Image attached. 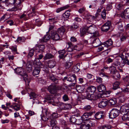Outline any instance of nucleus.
I'll use <instances>...</instances> for the list:
<instances>
[{
	"instance_id": "39448f33",
	"label": "nucleus",
	"mask_w": 129,
	"mask_h": 129,
	"mask_svg": "<svg viewBox=\"0 0 129 129\" xmlns=\"http://www.w3.org/2000/svg\"><path fill=\"white\" fill-rule=\"evenodd\" d=\"M83 16L86 17V20L87 23H91L95 19V17L93 16L89 15L88 13L86 14L84 13L83 14Z\"/></svg>"
},
{
	"instance_id": "09e8293b",
	"label": "nucleus",
	"mask_w": 129,
	"mask_h": 129,
	"mask_svg": "<svg viewBox=\"0 0 129 129\" xmlns=\"http://www.w3.org/2000/svg\"><path fill=\"white\" fill-rule=\"evenodd\" d=\"M78 27V25L76 23H74L71 26L70 28L72 30H75L77 29Z\"/></svg>"
},
{
	"instance_id": "473e14b6",
	"label": "nucleus",
	"mask_w": 129,
	"mask_h": 129,
	"mask_svg": "<svg viewBox=\"0 0 129 129\" xmlns=\"http://www.w3.org/2000/svg\"><path fill=\"white\" fill-rule=\"evenodd\" d=\"M10 107L13 108L16 111H18L20 109L19 106L16 103H13L12 105H11Z\"/></svg>"
},
{
	"instance_id": "9d476101",
	"label": "nucleus",
	"mask_w": 129,
	"mask_h": 129,
	"mask_svg": "<svg viewBox=\"0 0 129 129\" xmlns=\"http://www.w3.org/2000/svg\"><path fill=\"white\" fill-rule=\"evenodd\" d=\"M67 80L70 82H76L77 78L75 75L74 74H73L70 76H68V77H65L63 80Z\"/></svg>"
},
{
	"instance_id": "ddd939ff",
	"label": "nucleus",
	"mask_w": 129,
	"mask_h": 129,
	"mask_svg": "<svg viewBox=\"0 0 129 129\" xmlns=\"http://www.w3.org/2000/svg\"><path fill=\"white\" fill-rule=\"evenodd\" d=\"M105 114L103 112L100 111L96 113L94 116L95 118L97 119L103 118L105 116Z\"/></svg>"
},
{
	"instance_id": "79ce46f5",
	"label": "nucleus",
	"mask_w": 129,
	"mask_h": 129,
	"mask_svg": "<svg viewBox=\"0 0 129 129\" xmlns=\"http://www.w3.org/2000/svg\"><path fill=\"white\" fill-rule=\"evenodd\" d=\"M58 114L57 113H53L50 116V119H55L58 117Z\"/></svg>"
},
{
	"instance_id": "393cba45",
	"label": "nucleus",
	"mask_w": 129,
	"mask_h": 129,
	"mask_svg": "<svg viewBox=\"0 0 129 129\" xmlns=\"http://www.w3.org/2000/svg\"><path fill=\"white\" fill-rule=\"evenodd\" d=\"M69 47L67 48V51L68 52L72 51L74 49V46L71 42H69L67 43Z\"/></svg>"
},
{
	"instance_id": "0e129e2a",
	"label": "nucleus",
	"mask_w": 129,
	"mask_h": 129,
	"mask_svg": "<svg viewBox=\"0 0 129 129\" xmlns=\"http://www.w3.org/2000/svg\"><path fill=\"white\" fill-rule=\"evenodd\" d=\"M63 99L65 101H68L69 100V98L68 95L66 94L64 95L63 97Z\"/></svg>"
},
{
	"instance_id": "de8ad7c7",
	"label": "nucleus",
	"mask_w": 129,
	"mask_h": 129,
	"mask_svg": "<svg viewBox=\"0 0 129 129\" xmlns=\"http://www.w3.org/2000/svg\"><path fill=\"white\" fill-rule=\"evenodd\" d=\"M73 64V63L72 62H66L65 64V67L67 69H68L70 68L71 66Z\"/></svg>"
},
{
	"instance_id": "bb28decb",
	"label": "nucleus",
	"mask_w": 129,
	"mask_h": 129,
	"mask_svg": "<svg viewBox=\"0 0 129 129\" xmlns=\"http://www.w3.org/2000/svg\"><path fill=\"white\" fill-rule=\"evenodd\" d=\"M113 44V42L112 39H109L104 43V45L105 46L108 47L112 45Z\"/></svg>"
},
{
	"instance_id": "f3484780",
	"label": "nucleus",
	"mask_w": 129,
	"mask_h": 129,
	"mask_svg": "<svg viewBox=\"0 0 129 129\" xmlns=\"http://www.w3.org/2000/svg\"><path fill=\"white\" fill-rule=\"evenodd\" d=\"M40 67H35L33 71V75L34 76H36V77H38L40 71Z\"/></svg>"
},
{
	"instance_id": "774afa93",
	"label": "nucleus",
	"mask_w": 129,
	"mask_h": 129,
	"mask_svg": "<svg viewBox=\"0 0 129 129\" xmlns=\"http://www.w3.org/2000/svg\"><path fill=\"white\" fill-rule=\"evenodd\" d=\"M124 81L125 82H127L129 83V76H126L124 79Z\"/></svg>"
},
{
	"instance_id": "864d4df0",
	"label": "nucleus",
	"mask_w": 129,
	"mask_h": 129,
	"mask_svg": "<svg viewBox=\"0 0 129 129\" xmlns=\"http://www.w3.org/2000/svg\"><path fill=\"white\" fill-rule=\"evenodd\" d=\"M96 82L99 84H102L103 82V79L99 77H96Z\"/></svg>"
},
{
	"instance_id": "20e7f679",
	"label": "nucleus",
	"mask_w": 129,
	"mask_h": 129,
	"mask_svg": "<svg viewBox=\"0 0 129 129\" xmlns=\"http://www.w3.org/2000/svg\"><path fill=\"white\" fill-rule=\"evenodd\" d=\"M94 113L92 112L85 113L81 116V118L83 121H88L89 122L90 121L89 119V117L91 116Z\"/></svg>"
},
{
	"instance_id": "a19ab883",
	"label": "nucleus",
	"mask_w": 129,
	"mask_h": 129,
	"mask_svg": "<svg viewBox=\"0 0 129 129\" xmlns=\"http://www.w3.org/2000/svg\"><path fill=\"white\" fill-rule=\"evenodd\" d=\"M120 84L119 82L116 81L113 84V89L114 90H116L119 87V85Z\"/></svg>"
},
{
	"instance_id": "a18cd8bd",
	"label": "nucleus",
	"mask_w": 129,
	"mask_h": 129,
	"mask_svg": "<svg viewBox=\"0 0 129 129\" xmlns=\"http://www.w3.org/2000/svg\"><path fill=\"white\" fill-rule=\"evenodd\" d=\"M85 28V26L82 29L80 30V35L81 37H82L84 36L86 34L87 31L86 30Z\"/></svg>"
},
{
	"instance_id": "052dcab7",
	"label": "nucleus",
	"mask_w": 129,
	"mask_h": 129,
	"mask_svg": "<svg viewBox=\"0 0 129 129\" xmlns=\"http://www.w3.org/2000/svg\"><path fill=\"white\" fill-rule=\"evenodd\" d=\"M123 91L125 92H129V83L127 85L126 88Z\"/></svg>"
},
{
	"instance_id": "c756f323",
	"label": "nucleus",
	"mask_w": 129,
	"mask_h": 129,
	"mask_svg": "<svg viewBox=\"0 0 129 129\" xmlns=\"http://www.w3.org/2000/svg\"><path fill=\"white\" fill-rule=\"evenodd\" d=\"M109 70L111 73L112 74H114L117 72L116 68L113 66H111L109 67Z\"/></svg>"
},
{
	"instance_id": "37998d69",
	"label": "nucleus",
	"mask_w": 129,
	"mask_h": 129,
	"mask_svg": "<svg viewBox=\"0 0 129 129\" xmlns=\"http://www.w3.org/2000/svg\"><path fill=\"white\" fill-rule=\"evenodd\" d=\"M53 57V56L51 54L48 53L46 54L44 57V60L52 58Z\"/></svg>"
},
{
	"instance_id": "2eb2a0df",
	"label": "nucleus",
	"mask_w": 129,
	"mask_h": 129,
	"mask_svg": "<svg viewBox=\"0 0 129 129\" xmlns=\"http://www.w3.org/2000/svg\"><path fill=\"white\" fill-rule=\"evenodd\" d=\"M51 38L54 40L57 41L60 38V36L55 31L52 32Z\"/></svg>"
},
{
	"instance_id": "0eeeda50",
	"label": "nucleus",
	"mask_w": 129,
	"mask_h": 129,
	"mask_svg": "<svg viewBox=\"0 0 129 129\" xmlns=\"http://www.w3.org/2000/svg\"><path fill=\"white\" fill-rule=\"evenodd\" d=\"M123 22L120 21L117 22L116 25L117 26V28L118 30V33L119 34V36L122 35V34H120V33H121L123 31Z\"/></svg>"
},
{
	"instance_id": "1a4fd4ad",
	"label": "nucleus",
	"mask_w": 129,
	"mask_h": 129,
	"mask_svg": "<svg viewBox=\"0 0 129 129\" xmlns=\"http://www.w3.org/2000/svg\"><path fill=\"white\" fill-rule=\"evenodd\" d=\"M121 16L123 19L129 18V8L124 10L121 14Z\"/></svg>"
},
{
	"instance_id": "e2e57ef3",
	"label": "nucleus",
	"mask_w": 129,
	"mask_h": 129,
	"mask_svg": "<svg viewBox=\"0 0 129 129\" xmlns=\"http://www.w3.org/2000/svg\"><path fill=\"white\" fill-rule=\"evenodd\" d=\"M112 4H108L106 7L107 10L108 11H109L112 8Z\"/></svg>"
},
{
	"instance_id": "a878e982",
	"label": "nucleus",
	"mask_w": 129,
	"mask_h": 129,
	"mask_svg": "<svg viewBox=\"0 0 129 129\" xmlns=\"http://www.w3.org/2000/svg\"><path fill=\"white\" fill-rule=\"evenodd\" d=\"M88 92L91 93H94L96 90L95 87L93 86H90L87 88Z\"/></svg>"
},
{
	"instance_id": "f257e3e1",
	"label": "nucleus",
	"mask_w": 129,
	"mask_h": 129,
	"mask_svg": "<svg viewBox=\"0 0 129 129\" xmlns=\"http://www.w3.org/2000/svg\"><path fill=\"white\" fill-rule=\"evenodd\" d=\"M7 3L8 5L7 7H9L7 11H16L22 9V6L20 0H7Z\"/></svg>"
},
{
	"instance_id": "ea45409f",
	"label": "nucleus",
	"mask_w": 129,
	"mask_h": 129,
	"mask_svg": "<svg viewBox=\"0 0 129 129\" xmlns=\"http://www.w3.org/2000/svg\"><path fill=\"white\" fill-rule=\"evenodd\" d=\"M117 101L115 99H110L109 101V103L111 105H115Z\"/></svg>"
},
{
	"instance_id": "69168bd1",
	"label": "nucleus",
	"mask_w": 129,
	"mask_h": 129,
	"mask_svg": "<svg viewBox=\"0 0 129 129\" xmlns=\"http://www.w3.org/2000/svg\"><path fill=\"white\" fill-rule=\"evenodd\" d=\"M7 15H5L3 16L1 18V20H4V21L6 20L8 18V17H7Z\"/></svg>"
},
{
	"instance_id": "9b49d317",
	"label": "nucleus",
	"mask_w": 129,
	"mask_h": 129,
	"mask_svg": "<svg viewBox=\"0 0 129 129\" xmlns=\"http://www.w3.org/2000/svg\"><path fill=\"white\" fill-rule=\"evenodd\" d=\"M94 125V123L92 121H89V123L86 125H81L80 127L81 129H92L91 127Z\"/></svg>"
},
{
	"instance_id": "4468645a",
	"label": "nucleus",
	"mask_w": 129,
	"mask_h": 129,
	"mask_svg": "<svg viewBox=\"0 0 129 129\" xmlns=\"http://www.w3.org/2000/svg\"><path fill=\"white\" fill-rule=\"evenodd\" d=\"M107 100L106 99L102 100L99 104L98 106L99 108H103L108 104Z\"/></svg>"
},
{
	"instance_id": "603ef678",
	"label": "nucleus",
	"mask_w": 129,
	"mask_h": 129,
	"mask_svg": "<svg viewBox=\"0 0 129 129\" xmlns=\"http://www.w3.org/2000/svg\"><path fill=\"white\" fill-rule=\"evenodd\" d=\"M110 126L109 125H105L101 126H100L99 129H110Z\"/></svg>"
},
{
	"instance_id": "aec40b11",
	"label": "nucleus",
	"mask_w": 129,
	"mask_h": 129,
	"mask_svg": "<svg viewBox=\"0 0 129 129\" xmlns=\"http://www.w3.org/2000/svg\"><path fill=\"white\" fill-rule=\"evenodd\" d=\"M122 60H123V61L122 62L121 64V68H122L125 64L129 65V61L127 58V56H125V57Z\"/></svg>"
},
{
	"instance_id": "c9c22d12",
	"label": "nucleus",
	"mask_w": 129,
	"mask_h": 129,
	"mask_svg": "<svg viewBox=\"0 0 129 129\" xmlns=\"http://www.w3.org/2000/svg\"><path fill=\"white\" fill-rule=\"evenodd\" d=\"M71 11L70 10H69L66 11L63 14V17L66 18H69L70 15V12Z\"/></svg>"
},
{
	"instance_id": "bf43d9fd",
	"label": "nucleus",
	"mask_w": 129,
	"mask_h": 129,
	"mask_svg": "<svg viewBox=\"0 0 129 129\" xmlns=\"http://www.w3.org/2000/svg\"><path fill=\"white\" fill-rule=\"evenodd\" d=\"M113 64L117 67H118L119 66L120 67V66H121L120 62L118 61H116L115 62L113 63Z\"/></svg>"
},
{
	"instance_id": "412c9836",
	"label": "nucleus",
	"mask_w": 129,
	"mask_h": 129,
	"mask_svg": "<svg viewBox=\"0 0 129 129\" xmlns=\"http://www.w3.org/2000/svg\"><path fill=\"white\" fill-rule=\"evenodd\" d=\"M57 106L59 107L61 109H67V107L68 105H67L64 104L63 103L59 102L57 104Z\"/></svg>"
},
{
	"instance_id": "e433bc0d",
	"label": "nucleus",
	"mask_w": 129,
	"mask_h": 129,
	"mask_svg": "<svg viewBox=\"0 0 129 129\" xmlns=\"http://www.w3.org/2000/svg\"><path fill=\"white\" fill-rule=\"evenodd\" d=\"M50 38V36L48 35H46L43 37V39L42 40V41L43 42H46Z\"/></svg>"
},
{
	"instance_id": "dca6fc26",
	"label": "nucleus",
	"mask_w": 129,
	"mask_h": 129,
	"mask_svg": "<svg viewBox=\"0 0 129 129\" xmlns=\"http://www.w3.org/2000/svg\"><path fill=\"white\" fill-rule=\"evenodd\" d=\"M78 117L79 116V113H77L76 112H75V115L74 116H72V117L70 118V121L71 122L73 123H75L77 122L76 119L75 118V116Z\"/></svg>"
},
{
	"instance_id": "680f3d73",
	"label": "nucleus",
	"mask_w": 129,
	"mask_h": 129,
	"mask_svg": "<svg viewBox=\"0 0 129 129\" xmlns=\"http://www.w3.org/2000/svg\"><path fill=\"white\" fill-rule=\"evenodd\" d=\"M70 40L71 42H76L77 40L76 38L75 37H72L70 38Z\"/></svg>"
},
{
	"instance_id": "b1692460",
	"label": "nucleus",
	"mask_w": 129,
	"mask_h": 129,
	"mask_svg": "<svg viewBox=\"0 0 129 129\" xmlns=\"http://www.w3.org/2000/svg\"><path fill=\"white\" fill-rule=\"evenodd\" d=\"M97 89L99 92H104L105 91L106 88L104 85L101 84L97 87Z\"/></svg>"
},
{
	"instance_id": "4d7b16f0",
	"label": "nucleus",
	"mask_w": 129,
	"mask_h": 129,
	"mask_svg": "<svg viewBox=\"0 0 129 129\" xmlns=\"http://www.w3.org/2000/svg\"><path fill=\"white\" fill-rule=\"evenodd\" d=\"M35 61H34V63H35L36 65L37 66L36 67H40V68L41 67V66H42V64L40 61L39 60H38V61L36 62H35Z\"/></svg>"
},
{
	"instance_id": "4c0bfd02",
	"label": "nucleus",
	"mask_w": 129,
	"mask_h": 129,
	"mask_svg": "<svg viewBox=\"0 0 129 129\" xmlns=\"http://www.w3.org/2000/svg\"><path fill=\"white\" fill-rule=\"evenodd\" d=\"M50 126H55L57 123V122L55 119H50Z\"/></svg>"
},
{
	"instance_id": "7c9ffc66",
	"label": "nucleus",
	"mask_w": 129,
	"mask_h": 129,
	"mask_svg": "<svg viewBox=\"0 0 129 129\" xmlns=\"http://www.w3.org/2000/svg\"><path fill=\"white\" fill-rule=\"evenodd\" d=\"M65 29L63 26H62L58 28L57 30L58 33L61 35H63L65 31Z\"/></svg>"
},
{
	"instance_id": "2f4dec72",
	"label": "nucleus",
	"mask_w": 129,
	"mask_h": 129,
	"mask_svg": "<svg viewBox=\"0 0 129 129\" xmlns=\"http://www.w3.org/2000/svg\"><path fill=\"white\" fill-rule=\"evenodd\" d=\"M86 99L90 100H95L96 99L95 96L94 94H89L86 96Z\"/></svg>"
},
{
	"instance_id": "c03bdc74",
	"label": "nucleus",
	"mask_w": 129,
	"mask_h": 129,
	"mask_svg": "<svg viewBox=\"0 0 129 129\" xmlns=\"http://www.w3.org/2000/svg\"><path fill=\"white\" fill-rule=\"evenodd\" d=\"M76 89L78 92L80 93L82 92L83 90V88L82 87L78 85L76 86Z\"/></svg>"
},
{
	"instance_id": "5701e85b",
	"label": "nucleus",
	"mask_w": 129,
	"mask_h": 129,
	"mask_svg": "<svg viewBox=\"0 0 129 129\" xmlns=\"http://www.w3.org/2000/svg\"><path fill=\"white\" fill-rule=\"evenodd\" d=\"M24 70L21 68H18L15 69V72L17 74L21 76L23 75L24 73Z\"/></svg>"
},
{
	"instance_id": "338daca9",
	"label": "nucleus",
	"mask_w": 129,
	"mask_h": 129,
	"mask_svg": "<svg viewBox=\"0 0 129 129\" xmlns=\"http://www.w3.org/2000/svg\"><path fill=\"white\" fill-rule=\"evenodd\" d=\"M59 53L60 54L64 55L66 52V51L65 50H62L58 51Z\"/></svg>"
},
{
	"instance_id": "6e6d98bb",
	"label": "nucleus",
	"mask_w": 129,
	"mask_h": 129,
	"mask_svg": "<svg viewBox=\"0 0 129 129\" xmlns=\"http://www.w3.org/2000/svg\"><path fill=\"white\" fill-rule=\"evenodd\" d=\"M91 108V107L90 105H88L85 106L83 108V109L85 111H88L90 110Z\"/></svg>"
},
{
	"instance_id": "49530a36",
	"label": "nucleus",
	"mask_w": 129,
	"mask_h": 129,
	"mask_svg": "<svg viewBox=\"0 0 129 129\" xmlns=\"http://www.w3.org/2000/svg\"><path fill=\"white\" fill-rule=\"evenodd\" d=\"M29 95L30 97V99H31L33 98H36L38 96L37 94L33 92H31L29 94Z\"/></svg>"
},
{
	"instance_id": "cd10ccee",
	"label": "nucleus",
	"mask_w": 129,
	"mask_h": 129,
	"mask_svg": "<svg viewBox=\"0 0 129 129\" xmlns=\"http://www.w3.org/2000/svg\"><path fill=\"white\" fill-rule=\"evenodd\" d=\"M122 119L124 121L129 120V111H128L126 113L124 114L122 116Z\"/></svg>"
},
{
	"instance_id": "58836bf2",
	"label": "nucleus",
	"mask_w": 129,
	"mask_h": 129,
	"mask_svg": "<svg viewBox=\"0 0 129 129\" xmlns=\"http://www.w3.org/2000/svg\"><path fill=\"white\" fill-rule=\"evenodd\" d=\"M113 76V77L116 80H118L120 78V76L118 72L115 73Z\"/></svg>"
},
{
	"instance_id": "3c124183",
	"label": "nucleus",
	"mask_w": 129,
	"mask_h": 129,
	"mask_svg": "<svg viewBox=\"0 0 129 129\" xmlns=\"http://www.w3.org/2000/svg\"><path fill=\"white\" fill-rule=\"evenodd\" d=\"M25 40V38L22 37H19L18 38L17 41V42H24Z\"/></svg>"
},
{
	"instance_id": "f8f14e48",
	"label": "nucleus",
	"mask_w": 129,
	"mask_h": 129,
	"mask_svg": "<svg viewBox=\"0 0 129 129\" xmlns=\"http://www.w3.org/2000/svg\"><path fill=\"white\" fill-rule=\"evenodd\" d=\"M92 39H93L92 42L93 46L95 47H98L101 45V42L99 39L98 38H94L92 37L91 38Z\"/></svg>"
},
{
	"instance_id": "423d86ee",
	"label": "nucleus",
	"mask_w": 129,
	"mask_h": 129,
	"mask_svg": "<svg viewBox=\"0 0 129 129\" xmlns=\"http://www.w3.org/2000/svg\"><path fill=\"white\" fill-rule=\"evenodd\" d=\"M48 90L51 93L54 94L58 90V87L54 84L50 85L48 88Z\"/></svg>"
},
{
	"instance_id": "72a5a7b5",
	"label": "nucleus",
	"mask_w": 129,
	"mask_h": 129,
	"mask_svg": "<svg viewBox=\"0 0 129 129\" xmlns=\"http://www.w3.org/2000/svg\"><path fill=\"white\" fill-rule=\"evenodd\" d=\"M69 7V6L67 5L58 8L56 10V12L57 13H58L60 11L68 8Z\"/></svg>"
},
{
	"instance_id": "5fc2aeb1",
	"label": "nucleus",
	"mask_w": 129,
	"mask_h": 129,
	"mask_svg": "<svg viewBox=\"0 0 129 129\" xmlns=\"http://www.w3.org/2000/svg\"><path fill=\"white\" fill-rule=\"evenodd\" d=\"M101 15L103 19H106V11L105 10H103L102 12Z\"/></svg>"
},
{
	"instance_id": "7ed1b4c3",
	"label": "nucleus",
	"mask_w": 129,
	"mask_h": 129,
	"mask_svg": "<svg viewBox=\"0 0 129 129\" xmlns=\"http://www.w3.org/2000/svg\"><path fill=\"white\" fill-rule=\"evenodd\" d=\"M120 111L116 109H113L109 113V117L111 118H114L119 114Z\"/></svg>"
},
{
	"instance_id": "6e6552de",
	"label": "nucleus",
	"mask_w": 129,
	"mask_h": 129,
	"mask_svg": "<svg viewBox=\"0 0 129 129\" xmlns=\"http://www.w3.org/2000/svg\"><path fill=\"white\" fill-rule=\"evenodd\" d=\"M111 25L110 22L107 21L102 27L101 28L102 31L106 32L107 31L110 29Z\"/></svg>"
},
{
	"instance_id": "4be33fe9",
	"label": "nucleus",
	"mask_w": 129,
	"mask_h": 129,
	"mask_svg": "<svg viewBox=\"0 0 129 129\" xmlns=\"http://www.w3.org/2000/svg\"><path fill=\"white\" fill-rule=\"evenodd\" d=\"M48 20L50 23H51V22H53V24H54L57 23V21H54L56 20L57 17H55L54 16H50L48 17Z\"/></svg>"
},
{
	"instance_id": "f03ea898",
	"label": "nucleus",
	"mask_w": 129,
	"mask_h": 129,
	"mask_svg": "<svg viewBox=\"0 0 129 129\" xmlns=\"http://www.w3.org/2000/svg\"><path fill=\"white\" fill-rule=\"evenodd\" d=\"M85 28L88 33L93 34L94 37H97L99 35L97 27L94 24H92L91 23H86L85 26Z\"/></svg>"
},
{
	"instance_id": "6ab92c4d",
	"label": "nucleus",
	"mask_w": 129,
	"mask_h": 129,
	"mask_svg": "<svg viewBox=\"0 0 129 129\" xmlns=\"http://www.w3.org/2000/svg\"><path fill=\"white\" fill-rule=\"evenodd\" d=\"M129 108L126 105L122 106L120 108V112L121 113H124L128 111Z\"/></svg>"
},
{
	"instance_id": "8fccbe9b",
	"label": "nucleus",
	"mask_w": 129,
	"mask_h": 129,
	"mask_svg": "<svg viewBox=\"0 0 129 129\" xmlns=\"http://www.w3.org/2000/svg\"><path fill=\"white\" fill-rule=\"evenodd\" d=\"M78 12L80 13H82L83 12H84V13H86V14L88 13L86 11L85 8L84 7L79 9L78 10Z\"/></svg>"
},
{
	"instance_id": "13d9d810",
	"label": "nucleus",
	"mask_w": 129,
	"mask_h": 129,
	"mask_svg": "<svg viewBox=\"0 0 129 129\" xmlns=\"http://www.w3.org/2000/svg\"><path fill=\"white\" fill-rule=\"evenodd\" d=\"M35 50L33 49L31 50L30 51L28 54V56H29L31 57L34 54Z\"/></svg>"
},
{
	"instance_id": "c85d7f7f",
	"label": "nucleus",
	"mask_w": 129,
	"mask_h": 129,
	"mask_svg": "<svg viewBox=\"0 0 129 129\" xmlns=\"http://www.w3.org/2000/svg\"><path fill=\"white\" fill-rule=\"evenodd\" d=\"M56 64V62L54 60H49L48 62V67L50 68H53Z\"/></svg>"
},
{
	"instance_id": "a211bd4d",
	"label": "nucleus",
	"mask_w": 129,
	"mask_h": 129,
	"mask_svg": "<svg viewBox=\"0 0 129 129\" xmlns=\"http://www.w3.org/2000/svg\"><path fill=\"white\" fill-rule=\"evenodd\" d=\"M22 76L26 83H27L28 85L29 84L30 81V77H29L25 73H24L23 75H22Z\"/></svg>"
},
{
	"instance_id": "f704fd0d",
	"label": "nucleus",
	"mask_w": 129,
	"mask_h": 129,
	"mask_svg": "<svg viewBox=\"0 0 129 129\" xmlns=\"http://www.w3.org/2000/svg\"><path fill=\"white\" fill-rule=\"evenodd\" d=\"M38 47L39 48V50L38 51V52L42 53L44 52L45 47L44 45H38Z\"/></svg>"
}]
</instances>
